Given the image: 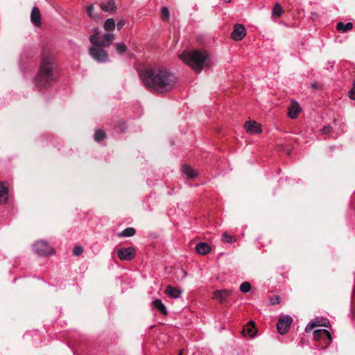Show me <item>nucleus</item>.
Instances as JSON below:
<instances>
[{
    "label": "nucleus",
    "instance_id": "nucleus-11",
    "mask_svg": "<svg viewBox=\"0 0 355 355\" xmlns=\"http://www.w3.org/2000/svg\"><path fill=\"white\" fill-rule=\"evenodd\" d=\"M329 325V321L326 318H315L310 322L305 327L306 332H310L315 327L322 326L327 327Z\"/></svg>",
    "mask_w": 355,
    "mask_h": 355
},
{
    "label": "nucleus",
    "instance_id": "nucleus-38",
    "mask_svg": "<svg viewBox=\"0 0 355 355\" xmlns=\"http://www.w3.org/2000/svg\"><path fill=\"white\" fill-rule=\"evenodd\" d=\"M272 303L275 304V303H279V298L276 297V300H274V301H272Z\"/></svg>",
    "mask_w": 355,
    "mask_h": 355
},
{
    "label": "nucleus",
    "instance_id": "nucleus-3",
    "mask_svg": "<svg viewBox=\"0 0 355 355\" xmlns=\"http://www.w3.org/2000/svg\"><path fill=\"white\" fill-rule=\"evenodd\" d=\"M208 57L209 54L207 51L200 50L184 52L180 55V58L197 73H200L203 69Z\"/></svg>",
    "mask_w": 355,
    "mask_h": 355
},
{
    "label": "nucleus",
    "instance_id": "nucleus-39",
    "mask_svg": "<svg viewBox=\"0 0 355 355\" xmlns=\"http://www.w3.org/2000/svg\"><path fill=\"white\" fill-rule=\"evenodd\" d=\"M223 1L225 3H230L231 1V0H223Z\"/></svg>",
    "mask_w": 355,
    "mask_h": 355
},
{
    "label": "nucleus",
    "instance_id": "nucleus-7",
    "mask_svg": "<svg viewBox=\"0 0 355 355\" xmlns=\"http://www.w3.org/2000/svg\"><path fill=\"white\" fill-rule=\"evenodd\" d=\"M313 338L316 341H323L327 347L331 342V335L329 331L324 329H316L313 331Z\"/></svg>",
    "mask_w": 355,
    "mask_h": 355
},
{
    "label": "nucleus",
    "instance_id": "nucleus-10",
    "mask_svg": "<svg viewBox=\"0 0 355 355\" xmlns=\"http://www.w3.org/2000/svg\"><path fill=\"white\" fill-rule=\"evenodd\" d=\"M246 31L243 25L236 24L234 25V30L231 34V37L235 41L241 40L245 35Z\"/></svg>",
    "mask_w": 355,
    "mask_h": 355
},
{
    "label": "nucleus",
    "instance_id": "nucleus-9",
    "mask_svg": "<svg viewBox=\"0 0 355 355\" xmlns=\"http://www.w3.org/2000/svg\"><path fill=\"white\" fill-rule=\"evenodd\" d=\"M135 252L133 247L122 248L118 250L117 255L121 260L130 261L134 259Z\"/></svg>",
    "mask_w": 355,
    "mask_h": 355
},
{
    "label": "nucleus",
    "instance_id": "nucleus-31",
    "mask_svg": "<svg viewBox=\"0 0 355 355\" xmlns=\"http://www.w3.org/2000/svg\"><path fill=\"white\" fill-rule=\"evenodd\" d=\"M161 15L163 19L168 20L170 17L168 9L166 7H163L161 9Z\"/></svg>",
    "mask_w": 355,
    "mask_h": 355
},
{
    "label": "nucleus",
    "instance_id": "nucleus-25",
    "mask_svg": "<svg viewBox=\"0 0 355 355\" xmlns=\"http://www.w3.org/2000/svg\"><path fill=\"white\" fill-rule=\"evenodd\" d=\"M115 26V21L112 18L106 19L103 24L104 29L107 32L113 31Z\"/></svg>",
    "mask_w": 355,
    "mask_h": 355
},
{
    "label": "nucleus",
    "instance_id": "nucleus-13",
    "mask_svg": "<svg viewBox=\"0 0 355 355\" xmlns=\"http://www.w3.org/2000/svg\"><path fill=\"white\" fill-rule=\"evenodd\" d=\"M244 128L248 132L252 134H259L261 132L260 125L254 121H246Z\"/></svg>",
    "mask_w": 355,
    "mask_h": 355
},
{
    "label": "nucleus",
    "instance_id": "nucleus-23",
    "mask_svg": "<svg viewBox=\"0 0 355 355\" xmlns=\"http://www.w3.org/2000/svg\"><path fill=\"white\" fill-rule=\"evenodd\" d=\"M8 198V189L0 182V202H6Z\"/></svg>",
    "mask_w": 355,
    "mask_h": 355
},
{
    "label": "nucleus",
    "instance_id": "nucleus-20",
    "mask_svg": "<svg viewBox=\"0 0 355 355\" xmlns=\"http://www.w3.org/2000/svg\"><path fill=\"white\" fill-rule=\"evenodd\" d=\"M182 171L184 173L188 178L192 179L198 175V173L189 165H184L182 167Z\"/></svg>",
    "mask_w": 355,
    "mask_h": 355
},
{
    "label": "nucleus",
    "instance_id": "nucleus-4",
    "mask_svg": "<svg viewBox=\"0 0 355 355\" xmlns=\"http://www.w3.org/2000/svg\"><path fill=\"white\" fill-rule=\"evenodd\" d=\"M114 40V35L110 33H107L103 35H100L98 28H94V34L89 37V42L94 46H109Z\"/></svg>",
    "mask_w": 355,
    "mask_h": 355
},
{
    "label": "nucleus",
    "instance_id": "nucleus-17",
    "mask_svg": "<svg viewBox=\"0 0 355 355\" xmlns=\"http://www.w3.org/2000/svg\"><path fill=\"white\" fill-rule=\"evenodd\" d=\"M165 293L171 298L178 299L180 297L182 290L171 285L166 286Z\"/></svg>",
    "mask_w": 355,
    "mask_h": 355
},
{
    "label": "nucleus",
    "instance_id": "nucleus-29",
    "mask_svg": "<svg viewBox=\"0 0 355 355\" xmlns=\"http://www.w3.org/2000/svg\"><path fill=\"white\" fill-rule=\"evenodd\" d=\"M105 137V134L102 130H98L94 133V139L96 141L99 142Z\"/></svg>",
    "mask_w": 355,
    "mask_h": 355
},
{
    "label": "nucleus",
    "instance_id": "nucleus-18",
    "mask_svg": "<svg viewBox=\"0 0 355 355\" xmlns=\"http://www.w3.org/2000/svg\"><path fill=\"white\" fill-rule=\"evenodd\" d=\"M31 19L32 23L36 26H40L41 24V18H40V12L39 8L34 7L32 9V12L31 14Z\"/></svg>",
    "mask_w": 355,
    "mask_h": 355
},
{
    "label": "nucleus",
    "instance_id": "nucleus-30",
    "mask_svg": "<svg viewBox=\"0 0 355 355\" xmlns=\"http://www.w3.org/2000/svg\"><path fill=\"white\" fill-rule=\"evenodd\" d=\"M239 289L242 293H247L250 292L251 289V286L250 283H248V282H245L240 285Z\"/></svg>",
    "mask_w": 355,
    "mask_h": 355
},
{
    "label": "nucleus",
    "instance_id": "nucleus-34",
    "mask_svg": "<svg viewBox=\"0 0 355 355\" xmlns=\"http://www.w3.org/2000/svg\"><path fill=\"white\" fill-rule=\"evenodd\" d=\"M93 11H94V6L92 4H91L89 6H87V15L90 17H94Z\"/></svg>",
    "mask_w": 355,
    "mask_h": 355
},
{
    "label": "nucleus",
    "instance_id": "nucleus-24",
    "mask_svg": "<svg viewBox=\"0 0 355 355\" xmlns=\"http://www.w3.org/2000/svg\"><path fill=\"white\" fill-rule=\"evenodd\" d=\"M136 231L133 227H127L118 234L119 237H130L135 234Z\"/></svg>",
    "mask_w": 355,
    "mask_h": 355
},
{
    "label": "nucleus",
    "instance_id": "nucleus-15",
    "mask_svg": "<svg viewBox=\"0 0 355 355\" xmlns=\"http://www.w3.org/2000/svg\"><path fill=\"white\" fill-rule=\"evenodd\" d=\"M101 8L105 12L113 13L115 12L116 6L115 0H105L100 3Z\"/></svg>",
    "mask_w": 355,
    "mask_h": 355
},
{
    "label": "nucleus",
    "instance_id": "nucleus-5",
    "mask_svg": "<svg viewBox=\"0 0 355 355\" xmlns=\"http://www.w3.org/2000/svg\"><path fill=\"white\" fill-rule=\"evenodd\" d=\"M33 249L37 254L42 257H48L54 254V250L44 240L35 243Z\"/></svg>",
    "mask_w": 355,
    "mask_h": 355
},
{
    "label": "nucleus",
    "instance_id": "nucleus-36",
    "mask_svg": "<svg viewBox=\"0 0 355 355\" xmlns=\"http://www.w3.org/2000/svg\"><path fill=\"white\" fill-rule=\"evenodd\" d=\"M331 129L330 126H325L321 130V131L323 134L327 135L331 132Z\"/></svg>",
    "mask_w": 355,
    "mask_h": 355
},
{
    "label": "nucleus",
    "instance_id": "nucleus-14",
    "mask_svg": "<svg viewBox=\"0 0 355 355\" xmlns=\"http://www.w3.org/2000/svg\"><path fill=\"white\" fill-rule=\"evenodd\" d=\"M242 334L245 337L253 338L255 336V324L253 321H250L243 327Z\"/></svg>",
    "mask_w": 355,
    "mask_h": 355
},
{
    "label": "nucleus",
    "instance_id": "nucleus-6",
    "mask_svg": "<svg viewBox=\"0 0 355 355\" xmlns=\"http://www.w3.org/2000/svg\"><path fill=\"white\" fill-rule=\"evenodd\" d=\"M100 47L98 46H90L89 48V55L98 62H106L109 60L107 53Z\"/></svg>",
    "mask_w": 355,
    "mask_h": 355
},
{
    "label": "nucleus",
    "instance_id": "nucleus-26",
    "mask_svg": "<svg viewBox=\"0 0 355 355\" xmlns=\"http://www.w3.org/2000/svg\"><path fill=\"white\" fill-rule=\"evenodd\" d=\"M283 13V10L279 3H276L272 11V16L275 17H280Z\"/></svg>",
    "mask_w": 355,
    "mask_h": 355
},
{
    "label": "nucleus",
    "instance_id": "nucleus-2",
    "mask_svg": "<svg viewBox=\"0 0 355 355\" xmlns=\"http://www.w3.org/2000/svg\"><path fill=\"white\" fill-rule=\"evenodd\" d=\"M58 76V67L53 57L43 53L40 70L34 78V83L37 87H46L54 82Z\"/></svg>",
    "mask_w": 355,
    "mask_h": 355
},
{
    "label": "nucleus",
    "instance_id": "nucleus-33",
    "mask_svg": "<svg viewBox=\"0 0 355 355\" xmlns=\"http://www.w3.org/2000/svg\"><path fill=\"white\" fill-rule=\"evenodd\" d=\"M83 248L80 245L76 246L73 250V253L76 256H80L83 254Z\"/></svg>",
    "mask_w": 355,
    "mask_h": 355
},
{
    "label": "nucleus",
    "instance_id": "nucleus-8",
    "mask_svg": "<svg viewBox=\"0 0 355 355\" xmlns=\"http://www.w3.org/2000/svg\"><path fill=\"white\" fill-rule=\"evenodd\" d=\"M292 321V318L288 315L280 317L277 323L278 332L282 335L286 334L289 329Z\"/></svg>",
    "mask_w": 355,
    "mask_h": 355
},
{
    "label": "nucleus",
    "instance_id": "nucleus-28",
    "mask_svg": "<svg viewBox=\"0 0 355 355\" xmlns=\"http://www.w3.org/2000/svg\"><path fill=\"white\" fill-rule=\"evenodd\" d=\"M126 129L125 123L123 121H121L118 123V124L114 125V130L118 133H124Z\"/></svg>",
    "mask_w": 355,
    "mask_h": 355
},
{
    "label": "nucleus",
    "instance_id": "nucleus-27",
    "mask_svg": "<svg viewBox=\"0 0 355 355\" xmlns=\"http://www.w3.org/2000/svg\"><path fill=\"white\" fill-rule=\"evenodd\" d=\"M115 47L118 53L123 55L127 51L126 45L123 42L116 43Z\"/></svg>",
    "mask_w": 355,
    "mask_h": 355
},
{
    "label": "nucleus",
    "instance_id": "nucleus-32",
    "mask_svg": "<svg viewBox=\"0 0 355 355\" xmlns=\"http://www.w3.org/2000/svg\"><path fill=\"white\" fill-rule=\"evenodd\" d=\"M223 241L225 243H230L234 241V238L227 233H224L222 236Z\"/></svg>",
    "mask_w": 355,
    "mask_h": 355
},
{
    "label": "nucleus",
    "instance_id": "nucleus-12",
    "mask_svg": "<svg viewBox=\"0 0 355 355\" xmlns=\"http://www.w3.org/2000/svg\"><path fill=\"white\" fill-rule=\"evenodd\" d=\"M232 294V291L227 289L218 290L214 291L213 298L218 300L220 304L225 303L227 297Z\"/></svg>",
    "mask_w": 355,
    "mask_h": 355
},
{
    "label": "nucleus",
    "instance_id": "nucleus-19",
    "mask_svg": "<svg viewBox=\"0 0 355 355\" xmlns=\"http://www.w3.org/2000/svg\"><path fill=\"white\" fill-rule=\"evenodd\" d=\"M210 246L204 242H200L196 245V252L201 255H205L210 252Z\"/></svg>",
    "mask_w": 355,
    "mask_h": 355
},
{
    "label": "nucleus",
    "instance_id": "nucleus-21",
    "mask_svg": "<svg viewBox=\"0 0 355 355\" xmlns=\"http://www.w3.org/2000/svg\"><path fill=\"white\" fill-rule=\"evenodd\" d=\"M152 304L161 313H162L164 315H167L166 308L160 300L156 299V300H153L152 302Z\"/></svg>",
    "mask_w": 355,
    "mask_h": 355
},
{
    "label": "nucleus",
    "instance_id": "nucleus-37",
    "mask_svg": "<svg viewBox=\"0 0 355 355\" xmlns=\"http://www.w3.org/2000/svg\"><path fill=\"white\" fill-rule=\"evenodd\" d=\"M272 303L275 304V303H279V298L276 297V300H274V301H272Z\"/></svg>",
    "mask_w": 355,
    "mask_h": 355
},
{
    "label": "nucleus",
    "instance_id": "nucleus-35",
    "mask_svg": "<svg viewBox=\"0 0 355 355\" xmlns=\"http://www.w3.org/2000/svg\"><path fill=\"white\" fill-rule=\"evenodd\" d=\"M125 24V19H121L117 22V24H116V26L118 30H120L124 26Z\"/></svg>",
    "mask_w": 355,
    "mask_h": 355
},
{
    "label": "nucleus",
    "instance_id": "nucleus-22",
    "mask_svg": "<svg viewBox=\"0 0 355 355\" xmlns=\"http://www.w3.org/2000/svg\"><path fill=\"white\" fill-rule=\"evenodd\" d=\"M353 28V24L351 22H347L346 24L343 22H338L336 25V29L338 31H341L343 33L347 32L348 31L352 30Z\"/></svg>",
    "mask_w": 355,
    "mask_h": 355
},
{
    "label": "nucleus",
    "instance_id": "nucleus-1",
    "mask_svg": "<svg viewBox=\"0 0 355 355\" xmlns=\"http://www.w3.org/2000/svg\"><path fill=\"white\" fill-rule=\"evenodd\" d=\"M139 76L146 88L159 94L171 90L177 80L173 73L162 67H147Z\"/></svg>",
    "mask_w": 355,
    "mask_h": 355
},
{
    "label": "nucleus",
    "instance_id": "nucleus-16",
    "mask_svg": "<svg viewBox=\"0 0 355 355\" xmlns=\"http://www.w3.org/2000/svg\"><path fill=\"white\" fill-rule=\"evenodd\" d=\"M300 110L301 108L298 103L295 101H292L291 105L288 107V116L291 119H296L298 116Z\"/></svg>",
    "mask_w": 355,
    "mask_h": 355
}]
</instances>
